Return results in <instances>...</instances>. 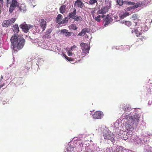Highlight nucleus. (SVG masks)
I'll return each instance as SVG.
<instances>
[{
    "label": "nucleus",
    "instance_id": "nucleus-17",
    "mask_svg": "<svg viewBox=\"0 0 152 152\" xmlns=\"http://www.w3.org/2000/svg\"><path fill=\"white\" fill-rule=\"evenodd\" d=\"M10 25L9 21L7 20H5L2 23V26L3 27H8Z\"/></svg>",
    "mask_w": 152,
    "mask_h": 152
},
{
    "label": "nucleus",
    "instance_id": "nucleus-40",
    "mask_svg": "<svg viewBox=\"0 0 152 152\" xmlns=\"http://www.w3.org/2000/svg\"><path fill=\"white\" fill-rule=\"evenodd\" d=\"M0 4L1 5H3L4 4L3 0H0Z\"/></svg>",
    "mask_w": 152,
    "mask_h": 152
},
{
    "label": "nucleus",
    "instance_id": "nucleus-10",
    "mask_svg": "<svg viewBox=\"0 0 152 152\" xmlns=\"http://www.w3.org/2000/svg\"><path fill=\"white\" fill-rule=\"evenodd\" d=\"M53 31L52 28H50L48 29L45 33V34L44 37L47 38H51L50 34Z\"/></svg>",
    "mask_w": 152,
    "mask_h": 152
},
{
    "label": "nucleus",
    "instance_id": "nucleus-16",
    "mask_svg": "<svg viewBox=\"0 0 152 152\" xmlns=\"http://www.w3.org/2000/svg\"><path fill=\"white\" fill-rule=\"evenodd\" d=\"M113 152H125L121 146H117L115 150Z\"/></svg>",
    "mask_w": 152,
    "mask_h": 152
},
{
    "label": "nucleus",
    "instance_id": "nucleus-30",
    "mask_svg": "<svg viewBox=\"0 0 152 152\" xmlns=\"http://www.w3.org/2000/svg\"><path fill=\"white\" fill-rule=\"evenodd\" d=\"M61 33L64 34L65 35H66V34L68 32V30L66 29H63L60 31Z\"/></svg>",
    "mask_w": 152,
    "mask_h": 152
},
{
    "label": "nucleus",
    "instance_id": "nucleus-31",
    "mask_svg": "<svg viewBox=\"0 0 152 152\" xmlns=\"http://www.w3.org/2000/svg\"><path fill=\"white\" fill-rule=\"evenodd\" d=\"M61 33L64 34L65 35H66V34L68 32V30L66 29H63L60 31Z\"/></svg>",
    "mask_w": 152,
    "mask_h": 152
},
{
    "label": "nucleus",
    "instance_id": "nucleus-5",
    "mask_svg": "<svg viewBox=\"0 0 152 152\" xmlns=\"http://www.w3.org/2000/svg\"><path fill=\"white\" fill-rule=\"evenodd\" d=\"M104 139L110 140L113 144L115 141L114 134L110 131H107L103 134Z\"/></svg>",
    "mask_w": 152,
    "mask_h": 152
},
{
    "label": "nucleus",
    "instance_id": "nucleus-39",
    "mask_svg": "<svg viewBox=\"0 0 152 152\" xmlns=\"http://www.w3.org/2000/svg\"><path fill=\"white\" fill-rule=\"evenodd\" d=\"M77 47L75 45H73L70 48V50H72L73 49L76 48Z\"/></svg>",
    "mask_w": 152,
    "mask_h": 152
},
{
    "label": "nucleus",
    "instance_id": "nucleus-33",
    "mask_svg": "<svg viewBox=\"0 0 152 152\" xmlns=\"http://www.w3.org/2000/svg\"><path fill=\"white\" fill-rule=\"evenodd\" d=\"M65 58L69 61H73V58L71 57H68L66 56H65Z\"/></svg>",
    "mask_w": 152,
    "mask_h": 152
},
{
    "label": "nucleus",
    "instance_id": "nucleus-45",
    "mask_svg": "<svg viewBox=\"0 0 152 152\" xmlns=\"http://www.w3.org/2000/svg\"><path fill=\"white\" fill-rule=\"evenodd\" d=\"M3 79V76L2 75L1 76V81Z\"/></svg>",
    "mask_w": 152,
    "mask_h": 152
},
{
    "label": "nucleus",
    "instance_id": "nucleus-20",
    "mask_svg": "<svg viewBox=\"0 0 152 152\" xmlns=\"http://www.w3.org/2000/svg\"><path fill=\"white\" fill-rule=\"evenodd\" d=\"M13 31L16 33H17L19 31L18 26L17 24H15L13 26Z\"/></svg>",
    "mask_w": 152,
    "mask_h": 152
},
{
    "label": "nucleus",
    "instance_id": "nucleus-29",
    "mask_svg": "<svg viewBox=\"0 0 152 152\" xmlns=\"http://www.w3.org/2000/svg\"><path fill=\"white\" fill-rule=\"evenodd\" d=\"M117 2L120 6L122 5L124 3L123 0H117Z\"/></svg>",
    "mask_w": 152,
    "mask_h": 152
},
{
    "label": "nucleus",
    "instance_id": "nucleus-8",
    "mask_svg": "<svg viewBox=\"0 0 152 152\" xmlns=\"http://www.w3.org/2000/svg\"><path fill=\"white\" fill-rule=\"evenodd\" d=\"M103 115V113L100 111H96L94 113L93 116L95 119H101Z\"/></svg>",
    "mask_w": 152,
    "mask_h": 152
},
{
    "label": "nucleus",
    "instance_id": "nucleus-4",
    "mask_svg": "<svg viewBox=\"0 0 152 152\" xmlns=\"http://www.w3.org/2000/svg\"><path fill=\"white\" fill-rule=\"evenodd\" d=\"M111 3L109 1L106 2L105 4V6L102 7L101 9L99 10L97 12V14L104 15V14L107 12L111 7Z\"/></svg>",
    "mask_w": 152,
    "mask_h": 152
},
{
    "label": "nucleus",
    "instance_id": "nucleus-23",
    "mask_svg": "<svg viewBox=\"0 0 152 152\" xmlns=\"http://www.w3.org/2000/svg\"><path fill=\"white\" fill-rule=\"evenodd\" d=\"M139 118V117H136L135 116L132 117V118L133 121L136 124H137L138 123Z\"/></svg>",
    "mask_w": 152,
    "mask_h": 152
},
{
    "label": "nucleus",
    "instance_id": "nucleus-26",
    "mask_svg": "<svg viewBox=\"0 0 152 152\" xmlns=\"http://www.w3.org/2000/svg\"><path fill=\"white\" fill-rule=\"evenodd\" d=\"M16 20V18H12L11 19H10L8 20L10 25L14 23L15 22Z\"/></svg>",
    "mask_w": 152,
    "mask_h": 152
},
{
    "label": "nucleus",
    "instance_id": "nucleus-21",
    "mask_svg": "<svg viewBox=\"0 0 152 152\" xmlns=\"http://www.w3.org/2000/svg\"><path fill=\"white\" fill-rule=\"evenodd\" d=\"M65 8L66 6L65 5H64L61 6L59 9L60 12L62 14L64 13L65 12L66 10Z\"/></svg>",
    "mask_w": 152,
    "mask_h": 152
},
{
    "label": "nucleus",
    "instance_id": "nucleus-1",
    "mask_svg": "<svg viewBox=\"0 0 152 152\" xmlns=\"http://www.w3.org/2000/svg\"><path fill=\"white\" fill-rule=\"evenodd\" d=\"M11 48L14 53H17L18 50L21 49L23 47L25 40L17 34L13 35L10 39Z\"/></svg>",
    "mask_w": 152,
    "mask_h": 152
},
{
    "label": "nucleus",
    "instance_id": "nucleus-24",
    "mask_svg": "<svg viewBox=\"0 0 152 152\" xmlns=\"http://www.w3.org/2000/svg\"><path fill=\"white\" fill-rule=\"evenodd\" d=\"M74 20L77 21H81L82 20V18L80 16H79L77 15L75 16L74 18H73Z\"/></svg>",
    "mask_w": 152,
    "mask_h": 152
},
{
    "label": "nucleus",
    "instance_id": "nucleus-32",
    "mask_svg": "<svg viewBox=\"0 0 152 152\" xmlns=\"http://www.w3.org/2000/svg\"><path fill=\"white\" fill-rule=\"evenodd\" d=\"M72 151H71V147H68L67 148V149H66L67 151V152H73V149H74V148H72Z\"/></svg>",
    "mask_w": 152,
    "mask_h": 152
},
{
    "label": "nucleus",
    "instance_id": "nucleus-48",
    "mask_svg": "<svg viewBox=\"0 0 152 152\" xmlns=\"http://www.w3.org/2000/svg\"><path fill=\"white\" fill-rule=\"evenodd\" d=\"M65 56H66L65 54H64V56L65 57Z\"/></svg>",
    "mask_w": 152,
    "mask_h": 152
},
{
    "label": "nucleus",
    "instance_id": "nucleus-47",
    "mask_svg": "<svg viewBox=\"0 0 152 152\" xmlns=\"http://www.w3.org/2000/svg\"><path fill=\"white\" fill-rule=\"evenodd\" d=\"M64 22H64V21H63H63H62L61 22V23H64Z\"/></svg>",
    "mask_w": 152,
    "mask_h": 152
},
{
    "label": "nucleus",
    "instance_id": "nucleus-25",
    "mask_svg": "<svg viewBox=\"0 0 152 152\" xmlns=\"http://www.w3.org/2000/svg\"><path fill=\"white\" fill-rule=\"evenodd\" d=\"M62 19V15L61 14H58L56 20V23L59 22Z\"/></svg>",
    "mask_w": 152,
    "mask_h": 152
},
{
    "label": "nucleus",
    "instance_id": "nucleus-18",
    "mask_svg": "<svg viewBox=\"0 0 152 152\" xmlns=\"http://www.w3.org/2000/svg\"><path fill=\"white\" fill-rule=\"evenodd\" d=\"M130 14L129 12H126L123 14H120L119 15V17L121 19H123L126 16L129 15Z\"/></svg>",
    "mask_w": 152,
    "mask_h": 152
},
{
    "label": "nucleus",
    "instance_id": "nucleus-37",
    "mask_svg": "<svg viewBox=\"0 0 152 152\" xmlns=\"http://www.w3.org/2000/svg\"><path fill=\"white\" fill-rule=\"evenodd\" d=\"M67 54L69 56H71L72 55V53L69 51L68 52Z\"/></svg>",
    "mask_w": 152,
    "mask_h": 152
},
{
    "label": "nucleus",
    "instance_id": "nucleus-36",
    "mask_svg": "<svg viewBox=\"0 0 152 152\" xmlns=\"http://www.w3.org/2000/svg\"><path fill=\"white\" fill-rule=\"evenodd\" d=\"M127 4L128 5H135L134 3L133 2L129 1L127 3Z\"/></svg>",
    "mask_w": 152,
    "mask_h": 152
},
{
    "label": "nucleus",
    "instance_id": "nucleus-2",
    "mask_svg": "<svg viewBox=\"0 0 152 152\" xmlns=\"http://www.w3.org/2000/svg\"><path fill=\"white\" fill-rule=\"evenodd\" d=\"M135 26H137V28L135 29L134 31L132 30V32L133 33L135 32L136 36L137 37H139V38L141 41L145 40L146 37L144 34V32L148 30V27L146 26L142 23H136Z\"/></svg>",
    "mask_w": 152,
    "mask_h": 152
},
{
    "label": "nucleus",
    "instance_id": "nucleus-22",
    "mask_svg": "<svg viewBox=\"0 0 152 152\" xmlns=\"http://www.w3.org/2000/svg\"><path fill=\"white\" fill-rule=\"evenodd\" d=\"M138 7V5L137 4H135L132 6L128 7L127 8L128 11H130L132 9H134Z\"/></svg>",
    "mask_w": 152,
    "mask_h": 152
},
{
    "label": "nucleus",
    "instance_id": "nucleus-38",
    "mask_svg": "<svg viewBox=\"0 0 152 152\" xmlns=\"http://www.w3.org/2000/svg\"><path fill=\"white\" fill-rule=\"evenodd\" d=\"M126 105L125 104L124 105L123 107L122 108H123V110L124 111H126Z\"/></svg>",
    "mask_w": 152,
    "mask_h": 152
},
{
    "label": "nucleus",
    "instance_id": "nucleus-28",
    "mask_svg": "<svg viewBox=\"0 0 152 152\" xmlns=\"http://www.w3.org/2000/svg\"><path fill=\"white\" fill-rule=\"evenodd\" d=\"M98 0H90L89 1V4L93 5L97 2Z\"/></svg>",
    "mask_w": 152,
    "mask_h": 152
},
{
    "label": "nucleus",
    "instance_id": "nucleus-43",
    "mask_svg": "<svg viewBox=\"0 0 152 152\" xmlns=\"http://www.w3.org/2000/svg\"><path fill=\"white\" fill-rule=\"evenodd\" d=\"M4 84H3L2 85H0V89L2 87H3L4 85Z\"/></svg>",
    "mask_w": 152,
    "mask_h": 152
},
{
    "label": "nucleus",
    "instance_id": "nucleus-41",
    "mask_svg": "<svg viewBox=\"0 0 152 152\" xmlns=\"http://www.w3.org/2000/svg\"><path fill=\"white\" fill-rule=\"evenodd\" d=\"M134 129V128L132 127H129V130L132 131Z\"/></svg>",
    "mask_w": 152,
    "mask_h": 152
},
{
    "label": "nucleus",
    "instance_id": "nucleus-7",
    "mask_svg": "<svg viewBox=\"0 0 152 152\" xmlns=\"http://www.w3.org/2000/svg\"><path fill=\"white\" fill-rule=\"evenodd\" d=\"M31 25L25 23H22L20 26V27L25 32L27 33L31 27Z\"/></svg>",
    "mask_w": 152,
    "mask_h": 152
},
{
    "label": "nucleus",
    "instance_id": "nucleus-15",
    "mask_svg": "<svg viewBox=\"0 0 152 152\" xmlns=\"http://www.w3.org/2000/svg\"><path fill=\"white\" fill-rule=\"evenodd\" d=\"M76 10L74 8L73 11L70 12L69 14V16L70 18H73L75 17L76 12Z\"/></svg>",
    "mask_w": 152,
    "mask_h": 152
},
{
    "label": "nucleus",
    "instance_id": "nucleus-12",
    "mask_svg": "<svg viewBox=\"0 0 152 152\" xmlns=\"http://www.w3.org/2000/svg\"><path fill=\"white\" fill-rule=\"evenodd\" d=\"M104 20V25H107L111 21V18L109 17L108 15H105V17L103 18Z\"/></svg>",
    "mask_w": 152,
    "mask_h": 152
},
{
    "label": "nucleus",
    "instance_id": "nucleus-46",
    "mask_svg": "<svg viewBox=\"0 0 152 152\" xmlns=\"http://www.w3.org/2000/svg\"><path fill=\"white\" fill-rule=\"evenodd\" d=\"M151 102L150 101H149L148 102V104H151Z\"/></svg>",
    "mask_w": 152,
    "mask_h": 152
},
{
    "label": "nucleus",
    "instance_id": "nucleus-3",
    "mask_svg": "<svg viewBox=\"0 0 152 152\" xmlns=\"http://www.w3.org/2000/svg\"><path fill=\"white\" fill-rule=\"evenodd\" d=\"M19 4L17 0H12L9 10L10 13L12 14L16 7H18V11L20 12H25L26 11V6L24 5L23 7L19 6Z\"/></svg>",
    "mask_w": 152,
    "mask_h": 152
},
{
    "label": "nucleus",
    "instance_id": "nucleus-9",
    "mask_svg": "<svg viewBox=\"0 0 152 152\" xmlns=\"http://www.w3.org/2000/svg\"><path fill=\"white\" fill-rule=\"evenodd\" d=\"M40 22L41 28L42 29V31H43L46 28V22L44 19H41Z\"/></svg>",
    "mask_w": 152,
    "mask_h": 152
},
{
    "label": "nucleus",
    "instance_id": "nucleus-19",
    "mask_svg": "<svg viewBox=\"0 0 152 152\" xmlns=\"http://www.w3.org/2000/svg\"><path fill=\"white\" fill-rule=\"evenodd\" d=\"M121 22L122 23L125 24L128 27H130L132 25L131 22L129 21H124V20H123L121 21Z\"/></svg>",
    "mask_w": 152,
    "mask_h": 152
},
{
    "label": "nucleus",
    "instance_id": "nucleus-13",
    "mask_svg": "<svg viewBox=\"0 0 152 152\" xmlns=\"http://www.w3.org/2000/svg\"><path fill=\"white\" fill-rule=\"evenodd\" d=\"M98 15L96 16L95 15H93V18L95 19V20L97 21V22H99L100 21L101 18H104L105 17L104 15Z\"/></svg>",
    "mask_w": 152,
    "mask_h": 152
},
{
    "label": "nucleus",
    "instance_id": "nucleus-27",
    "mask_svg": "<svg viewBox=\"0 0 152 152\" xmlns=\"http://www.w3.org/2000/svg\"><path fill=\"white\" fill-rule=\"evenodd\" d=\"M69 28L73 30H76L77 27L76 25L74 24H72L69 26Z\"/></svg>",
    "mask_w": 152,
    "mask_h": 152
},
{
    "label": "nucleus",
    "instance_id": "nucleus-44",
    "mask_svg": "<svg viewBox=\"0 0 152 152\" xmlns=\"http://www.w3.org/2000/svg\"><path fill=\"white\" fill-rule=\"evenodd\" d=\"M129 46H125V48H127L128 49H129Z\"/></svg>",
    "mask_w": 152,
    "mask_h": 152
},
{
    "label": "nucleus",
    "instance_id": "nucleus-42",
    "mask_svg": "<svg viewBox=\"0 0 152 152\" xmlns=\"http://www.w3.org/2000/svg\"><path fill=\"white\" fill-rule=\"evenodd\" d=\"M10 0H7L6 1L7 2V3L8 4H9L10 3Z\"/></svg>",
    "mask_w": 152,
    "mask_h": 152
},
{
    "label": "nucleus",
    "instance_id": "nucleus-14",
    "mask_svg": "<svg viewBox=\"0 0 152 152\" xmlns=\"http://www.w3.org/2000/svg\"><path fill=\"white\" fill-rule=\"evenodd\" d=\"M88 29L87 28H84L77 35L78 36H82L85 35L86 32H88Z\"/></svg>",
    "mask_w": 152,
    "mask_h": 152
},
{
    "label": "nucleus",
    "instance_id": "nucleus-34",
    "mask_svg": "<svg viewBox=\"0 0 152 152\" xmlns=\"http://www.w3.org/2000/svg\"><path fill=\"white\" fill-rule=\"evenodd\" d=\"M73 34L72 32H68L66 33V35H65V36L66 37H69L71 35Z\"/></svg>",
    "mask_w": 152,
    "mask_h": 152
},
{
    "label": "nucleus",
    "instance_id": "nucleus-6",
    "mask_svg": "<svg viewBox=\"0 0 152 152\" xmlns=\"http://www.w3.org/2000/svg\"><path fill=\"white\" fill-rule=\"evenodd\" d=\"M80 46L81 47L83 53L86 54L88 53L90 47L88 44L83 43L80 44Z\"/></svg>",
    "mask_w": 152,
    "mask_h": 152
},
{
    "label": "nucleus",
    "instance_id": "nucleus-11",
    "mask_svg": "<svg viewBox=\"0 0 152 152\" xmlns=\"http://www.w3.org/2000/svg\"><path fill=\"white\" fill-rule=\"evenodd\" d=\"M74 6H77V7L81 8L83 7L84 4L80 0H77L75 1L74 4Z\"/></svg>",
    "mask_w": 152,
    "mask_h": 152
},
{
    "label": "nucleus",
    "instance_id": "nucleus-35",
    "mask_svg": "<svg viewBox=\"0 0 152 152\" xmlns=\"http://www.w3.org/2000/svg\"><path fill=\"white\" fill-rule=\"evenodd\" d=\"M137 15L136 14H135L133 15L132 16V18L133 20H136L137 19Z\"/></svg>",
    "mask_w": 152,
    "mask_h": 152
}]
</instances>
